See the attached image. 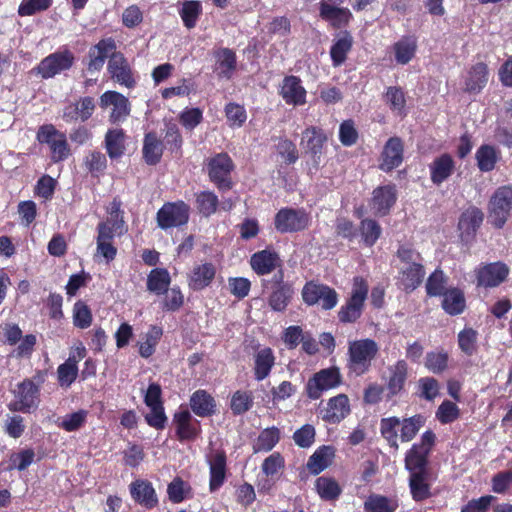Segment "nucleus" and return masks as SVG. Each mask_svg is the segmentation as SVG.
Here are the masks:
<instances>
[{
  "mask_svg": "<svg viewBox=\"0 0 512 512\" xmlns=\"http://www.w3.org/2000/svg\"><path fill=\"white\" fill-rule=\"evenodd\" d=\"M39 387L30 379L19 383L14 390V400L8 405L10 411L28 413L37 408Z\"/></svg>",
  "mask_w": 512,
  "mask_h": 512,
  "instance_id": "0eeeda50",
  "label": "nucleus"
},
{
  "mask_svg": "<svg viewBox=\"0 0 512 512\" xmlns=\"http://www.w3.org/2000/svg\"><path fill=\"white\" fill-rule=\"evenodd\" d=\"M215 274L216 268L212 263L195 265L189 274V287L193 290H202L211 284Z\"/></svg>",
  "mask_w": 512,
  "mask_h": 512,
  "instance_id": "c756f323",
  "label": "nucleus"
},
{
  "mask_svg": "<svg viewBox=\"0 0 512 512\" xmlns=\"http://www.w3.org/2000/svg\"><path fill=\"white\" fill-rule=\"evenodd\" d=\"M349 413L348 397L345 394H339L328 401L323 419L335 424L343 420Z\"/></svg>",
  "mask_w": 512,
  "mask_h": 512,
  "instance_id": "473e14b6",
  "label": "nucleus"
},
{
  "mask_svg": "<svg viewBox=\"0 0 512 512\" xmlns=\"http://www.w3.org/2000/svg\"><path fill=\"white\" fill-rule=\"evenodd\" d=\"M477 332L472 328H466L458 335L460 349L467 355H472L475 351Z\"/></svg>",
  "mask_w": 512,
  "mask_h": 512,
  "instance_id": "774afa93",
  "label": "nucleus"
},
{
  "mask_svg": "<svg viewBox=\"0 0 512 512\" xmlns=\"http://www.w3.org/2000/svg\"><path fill=\"white\" fill-rule=\"evenodd\" d=\"M86 356V349L83 346L76 348V353L58 366L57 378L61 387H70L78 376V362Z\"/></svg>",
  "mask_w": 512,
  "mask_h": 512,
  "instance_id": "412c9836",
  "label": "nucleus"
},
{
  "mask_svg": "<svg viewBox=\"0 0 512 512\" xmlns=\"http://www.w3.org/2000/svg\"><path fill=\"white\" fill-rule=\"evenodd\" d=\"M475 158L480 171L490 172L495 168L499 159V152L494 146L484 144L477 149Z\"/></svg>",
  "mask_w": 512,
  "mask_h": 512,
  "instance_id": "a18cd8bd",
  "label": "nucleus"
},
{
  "mask_svg": "<svg viewBox=\"0 0 512 512\" xmlns=\"http://www.w3.org/2000/svg\"><path fill=\"white\" fill-rule=\"evenodd\" d=\"M189 485L184 482L180 477H176L169 483L167 487V494L173 503H181L184 501L186 494L189 492Z\"/></svg>",
  "mask_w": 512,
  "mask_h": 512,
  "instance_id": "bf43d9fd",
  "label": "nucleus"
},
{
  "mask_svg": "<svg viewBox=\"0 0 512 512\" xmlns=\"http://www.w3.org/2000/svg\"><path fill=\"white\" fill-rule=\"evenodd\" d=\"M509 267L503 262L481 265L475 270L477 285L485 288L499 286L509 275Z\"/></svg>",
  "mask_w": 512,
  "mask_h": 512,
  "instance_id": "f8f14e48",
  "label": "nucleus"
},
{
  "mask_svg": "<svg viewBox=\"0 0 512 512\" xmlns=\"http://www.w3.org/2000/svg\"><path fill=\"white\" fill-rule=\"evenodd\" d=\"M73 61L74 56L70 51H58L45 57L38 65L37 71L45 79L52 78L62 71L68 70Z\"/></svg>",
  "mask_w": 512,
  "mask_h": 512,
  "instance_id": "ddd939ff",
  "label": "nucleus"
},
{
  "mask_svg": "<svg viewBox=\"0 0 512 512\" xmlns=\"http://www.w3.org/2000/svg\"><path fill=\"white\" fill-rule=\"evenodd\" d=\"M442 307L450 315H458L464 311L465 297L458 288L446 290L443 294Z\"/></svg>",
  "mask_w": 512,
  "mask_h": 512,
  "instance_id": "09e8293b",
  "label": "nucleus"
},
{
  "mask_svg": "<svg viewBox=\"0 0 512 512\" xmlns=\"http://www.w3.org/2000/svg\"><path fill=\"white\" fill-rule=\"evenodd\" d=\"M397 199L394 185L380 186L373 191L371 208L377 215H386Z\"/></svg>",
  "mask_w": 512,
  "mask_h": 512,
  "instance_id": "cd10ccee",
  "label": "nucleus"
},
{
  "mask_svg": "<svg viewBox=\"0 0 512 512\" xmlns=\"http://www.w3.org/2000/svg\"><path fill=\"white\" fill-rule=\"evenodd\" d=\"M84 164L90 173L98 175L105 170L107 159L101 152L92 151L86 155Z\"/></svg>",
  "mask_w": 512,
  "mask_h": 512,
  "instance_id": "0e129e2a",
  "label": "nucleus"
},
{
  "mask_svg": "<svg viewBox=\"0 0 512 512\" xmlns=\"http://www.w3.org/2000/svg\"><path fill=\"white\" fill-rule=\"evenodd\" d=\"M280 440V431L276 427L266 428L259 434L253 449L255 452H269Z\"/></svg>",
  "mask_w": 512,
  "mask_h": 512,
  "instance_id": "8fccbe9b",
  "label": "nucleus"
},
{
  "mask_svg": "<svg viewBox=\"0 0 512 512\" xmlns=\"http://www.w3.org/2000/svg\"><path fill=\"white\" fill-rule=\"evenodd\" d=\"M73 322L78 328L85 329L91 325L92 314L90 309L82 301L75 303L73 308Z\"/></svg>",
  "mask_w": 512,
  "mask_h": 512,
  "instance_id": "052dcab7",
  "label": "nucleus"
},
{
  "mask_svg": "<svg viewBox=\"0 0 512 512\" xmlns=\"http://www.w3.org/2000/svg\"><path fill=\"white\" fill-rule=\"evenodd\" d=\"M311 217L304 209L283 208L275 216V228L281 233L304 230Z\"/></svg>",
  "mask_w": 512,
  "mask_h": 512,
  "instance_id": "9d476101",
  "label": "nucleus"
},
{
  "mask_svg": "<svg viewBox=\"0 0 512 512\" xmlns=\"http://www.w3.org/2000/svg\"><path fill=\"white\" fill-rule=\"evenodd\" d=\"M34 458L35 453L32 449H23L17 453H13L9 458L7 470L11 471L17 469L23 471L33 463Z\"/></svg>",
  "mask_w": 512,
  "mask_h": 512,
  "instance_id": "6e6d98bb",
  "label": "nucleus"
},
{
  "mask_svg": "<svg viewBox=\"0 0 512 512\" xmlns=\"http://www.w3.org/2000/svg\"><path fill=\"white\" fill-rule=\"evenodd\" d=\"M326 140L327 137L322 129L314 126L306 128L302 133L300 145L304 149L305 153L310 155L316 168L320 164Z\"/></svg>",
  "mask_w": 512,
  "mask_h": 512,
  "instance_id": "2eb2a0df",
  "label": "nucleus"
},
{
  "mask_svg": "<svg viewBox=\"0 0 512 512\" xmlns=\"http://www.w3.org/2000/svg\"><path fill=\"white\" fill-rule=\"evenodd\" d=\"M197 204L200 212L205 216H209L216 211L218 198L212 192H201L197 196Z\"/></svg>",
  "mask_w": 512,
  "mask_h": 512,
  "instance_id": "338daca9",
  "label": "nucleus"
},
{
  "mask_svg": "<svg viewBox=\"0 0 512 512\" xmlns=\"http://www.w3.org/2000/svg\"><path fill=\"white\" fill-rule=\"evenodd\" d=\"M189 219V206L183 201L165 203L157 212L158 226L167 230L185 225Z\"/></svg>",
  "mask_w": 512,
  "mask_h": 512,
  "instance_id": "6e6552de",
  "label": "nucleus"
},
{
  "mask_svg": "<svg viewBox=\"0 0 512 512\" xmlns=\"http://www.w3.org/2000/svg\"><path fill=\"white\" fill-rule=\"evenodd\" d=\"M408 365L404 360L397 361L389 367L387 382L388 396L393 397L401 392L407 379Z\"/></svg>",
  "mask_w": 512,
  "mask_h": 512,
  "instance_id": "f704fd0d",
  "label": "nucleus"
},
{
  "mask_svg": "<svg viewBox=\"0 0 512 512\" xmlns=\"http://www.w3.org/2000/svg\"><path fill=\"white\" fill-rule=\"evenodd\" d=\"M125 134L122 129H111L105 136V148L111 159L121 157L125 151Z\"/></svg>",
  "mask_w": 512,
  "mask_h": 512,
  "instance_id": "49530a36",
  "label": "nucleus"
},
{
  "mask_svg": "<svg viewBox=\"0 0 512 512\" xmlns=\"http://www.w3.org/2000/svg\"><path fill=\"white\" fill-rule=\"evenodd\" d=\"M132 498L146 508L157 505L158 499L152 484L145 480H136L130 484Z\"/></svg>",
  "mask_w": 512,
  "mask_h": 512,
  "instance_id": "7c9ffc66",
  "label": "nucleus"
},
{
  "mask_svg": "<svg viewBox=\"0 0 512 512\" xmlns=\"http://www.w3.org/2000/svg\"><path fill=\"white\" fill-rule=\"evenodd\" d=\"M232 169L233 162L226 153L217 154L208 163L209 177L219 188H230L229 176Z\"/></svg>",
  "mask_w": 512,
  "mask_h": 512,
  "instance_id": "dca6fc26",
  "label": "nucleus"
},
{
  "mask_svg": "<svg viewBox=\"0 0 512 512\" xmlns=\"http://www.w3.org/2000/svg\"><path fill=\"white\" fill-rule=\"evenodd\" d=\"M315 489L319 497L325 501H336L342 493L339 483L327 476H321L316 479Z\"/></svg>",
  "mask_w": 512,
  "mask_h": 512,
  "instance_id": "79ce46f5",
  "label": "nucleus"
},
{
  "mask_svg": "<svg viewBox=\"0 0 512 512\" xmlns=\"http://www.w3.org/2000/svg\"><path fill=\"white\" fill-rule=\"evenodd\" d=\"M108 70L111 77L119 84L127 88H131L135 85L131 68L122 54L113 53L111 55L108 62Z\"/></svg>",
  "mask_w": 512,
  "mask_h": 512,
  "instance_id": "b1692460",
  "label": "nucleus"
},
{
  "mask_svg": "<svg viewBox=\"0 0 512 512\" xmlns=\"http://www.w3.org/2000/svg\"><path fill=\"white\" fill-rule=\"evenodd\" d=\"M319 15L334 28L346 26L352 18L348 8L335 6L325 0H321L319 3Z\"/></svg>",
  "mask_w": 512,
  "mask_h": 512,
  "instance_id": "393cba45",
  "label": "nucleus"
},
{
  "mask_svg": "<svg viewBox=\"0 0 512 512\" xmlns=\"http://www.w3.org/2000/svg\"><path fill=\"white\" fill-rule=\"evenodd\" d=\"M483 213L476 207L465 210L459 219V230L462 234L470 236L480 227L483 222Z\"/></svg>",
  "mask_w": 512,
  "mask_h": 512,
  "instance_id": "37998d69",
  "label": "nucleus"
},
{
  "mask_svg": "<svg viewBox=\"0 0 512 512\" xmlns=\"http://www.w3.org/2000/svg\"><path fill=\"white\" fill-rule=\"evenodd\" d=\"M511 209L512 188L499 187L489 201L488 212L491 223L497 228H502L510 216Z\"/></svg>",
  "mask_w": 512,
  "mask_h": 512,
  "instance_id": "423d86ee",
  "label": "nucleus"
},
{
  "mask_svg": "<svg viewBox=\"0 0 512 512\" xmlns=\"http://www.w3.org/2000/svg\"><path fill=\"white\" fill-rule=\"evenodd\" d=\"M400 283L404 290L412 291L422 282L425 271L422 263L409 266H403L400 272Z\"/></svg>",
  "mask_w": 512,
  "mask_h": 512,
  "instance_id": "a19ab883",
  "label": "nucleus"
},
{
  "mask_svg": "<svg viewBox=\"0 0 512 512\" xmlns=\"http://www.w3.org/2000/svg\"><path fill=\"white\" fill-rule=\"evenodd\" d=\"M170 274L166 269H153L147 277V289L157 295L164 294L170 285Z\"/></svg>",
  "mask_w": 512,
  "mask_h": 512,
  "instance_id": "de8ad7c7",
  "label": "nucleus"
},
{
  "mask_svg": "<svg viewBox=\"0 0 512 512\" xmlns=\"http://www.w3.org/2000/svg\"><path fill=\"white\" fill-rule=\"evenodd\" d=\"M431 485L429 470L409 472V489L414 501L421 502L430 498L432 496Z\"/></svg>",
  "mask_w": 512,
  "mask_h": 512,
  "instance_id": "5701e85b",
  "label": "nucleus"
},
{
  "mask_svg": "<svg viewBox=\"0 0 512 512\" xmlns=\"http://www.w3.org/2000/svg\"><path fill=\"white\" fill-rule=\"evenodd\" d=\"M191 410L199 417H208L216 411V401L210 393L205 390L195 391L189 401Z\"/></svg>",
  "mask_w": 512,
  "mask_h": 512,
  "instance_id": "2f4dec72",
  "label": "nucleus"
},
{
  "mask_svg": "<svg viewBox=\"0 0 512 512\" xmlns=\"http://www.w3.org/2000/svg\"><path fill=\"white\" fill-rule=\"evenodd\" d=\"M386 103L396 115H405L406 99L404 92L399 87H389L385 94Z\"/></svg>",
  "mask_w": 512,
  "mask_h": 512,
  "instance_id": "864d4df0",
  "label": "nucleus"
},
{
  "mask_svg": "<svg viewBox=\"0 0 512 512\" xmlns=\"http://www.w3.org/2000/svg\"><path fill=\"white\" fill-rule=\"evenodd\" d=\"M446 279L440 270L434 271L426 283V291L429 296H440L445 293Z\"/></svg>",
  "mask_w": 512,
  "mask_h": 512,
  "instance_id": "e2e57ef3",
  "label": "nucleus"
},
{
  "mask_svg": "<svg viewBox=\"0 0 512 512\" xmlns=\"http://www.w3.org/2000/svg\"><path fill=\"white\" fill-rule=\"evenodd\" d=\"M201 13L202 6L198 1H184L181 9L179 10L180 17L188 29L196 26Z\"/></svg>",
  "mask_w": 512,
  "mask_h": 512,
  "instance_id": "3c124183",
  "label": "nucleus"
},
{
  "mask_svg": "<svg viewBox=\"0 0 512 512\" xmlns=\"http://www.w3.org/2000/svg\"><path fill=\"white\" fill-rule=\"evenodd\" d=\"M352 43V36L347 32L342 33L337 38L330 49L333 66L338 67L345 62L347 54L352 48Z\"/></svg>",
  "mask_w": 512,
  "mask_h": 512,
  "instance_id": "c03bdc74",
  "label": "nucleus"
},
{
  "mask_svg": "<svg viewBox=\"0 0 512 512\" xmlns=\"http://www.w3.org/2000/svg\"><path fill=\"white\" fill-rule=\"evenodd\" d=\"M399 507L396 497H386L379 494H372L364 503V510L367 512H395Z\"/></svg>",
  "mask_w": 512,
  "mask_h": 512,
  "instance_id": "ea45409f",
  "label": "nucleus"
},
{
  "mask_svg": "<svg viewBox=\"0 0 512 512\" xmlns=\"http://www.w3.org/2000/svg\"><path fill=\"white\" fill-rule=\"evenodd\" d=\"M164 145L157 137L156 133L149 132L144 137L143 142V157L147 164H157L163 154Z\"/></svg>",
  "mask_w": 512,
  "mask_h": 512,
  "instance_id": "58836bf2",
  "label": "nucleus"
},
{
  "mask_svg": "<svg viewBox=\"0 0 512 512\" xmlns=\"http://www.w3.org/2000/svg\"><path fill=\"white\" fill-rule=\"evenodd\" d=\"M460 414L458 406L449 401L445 400L441 403L436 411V418L442 424H449L458 419Z\"/></svg>",
  "mask_w": 512,
  "mask_h": 512,
  "instance_id": "4d7b16f0",
  "label": "nucleus"
},
{
  "mask_svg": "<svg viewBox=\"0 0 512 512\" xmlns=\"http://www.w3.org/2000/svg\"><path fill=\"white\" fill-rule=\"evenodd\" d=\"M360 231L365 244L368 246L374 245L381 235L380 225L371 219H365L361 222Z\"/></svg>",
  "mask_w": 512,
  "mask_h": 512,
  "instance_id": "13d9d810",
  "label": "nucleus"
},
{
  "mask_svg": "<svg viewBox=\"0 0 512 512\" xmlns=\"http://www.w3.org/2000/svg\"><path fill=\"white\" fill-rule=\"evenodd\" d=\"M488 68L483 62L472 65L464 76V90L470 94H478L488 82Z\"/></svg>",
  "mask_w": 512,
  "mask_h": 512,
  "instance_id": "a878e982",
  "label": "nucleus"
},
{
  "mask_svg": "<svg viewBox=\"0 0 512 512\" xmlns=\"http://www.w3.org/2000/svg\"><path fill=\"white\" fill-rule=\"evenodd\" d=\"M253 398L248 391H236L231 398V410L234 414H242L250 409Z\"/></svg>",
  "mask_w": 512,
  "mask_h": 512,
  "instance_id": "680f3d73",
  "label": "nucleus"
},
{
  "mask_svg": "<svg viewBox=\"0 0 512 512\" xmlns=\"http://www.w3.org/2000/svg\"><path fill=\"white\" fill-rule=\"evenodd\" d=\"M275 365V356L271 348L260 349L254 356V376L257 381L267 378Z\"/></svg>",
  "mask_w": 512,
  "mask_h": 512,
  "instance_id": "c9c22d12",
  "label": "nucleus"
},
{
  "mask_svg": "<svg viewBox=\"0 0 512 512\" xmlns=\"http://www.w3.org/2000/svg\"><path fill=\"white\" fill-rule=\"evenodd\" d=\"M225 114L231 127H241L247 119L244 107L236 103L227 104Z\"/></svg>",
  "mask_w": 512,
  "mask_h": 512,
  "instance_id": "69168bd1",
  "label": "nucleus"
},
{
  "mask_svg": "<svg viewBox=\"0 0 512 512\" xmlns=\"http://www.w3.org/2000/svg\"><path fill=\"white\" fill-rule=\"evenodd\" d=\"M379 351L378 344L369 338L353 340L348 343L347 367L356 376L363 375L370 367Z\"/></svg>",
  "mask_w": 512,
  "mask_h": 512,
  "instance_id": "f03ea898",
  "label": "nucleus"
},
{
  "mask_svg": "<svg viewBox=\"0 0 512 512\" xmlns=\"http://www.w3.org/2000/svg\"><path fill=\"white\" fill-rule=\"evenodd\" d=\"M455 171V161L448 153L436 157L429 164L430 179L435 185H441Z\"/></svg>",
  "mask_w": 512,
  "mask_h": 512,
  "instance_id": "bb28decb",
  "label": "nucleus"
},
{
  "mask_svg": "<svg viewBox=\"0 0 512 512\" xmlns=\"http://www.w3.org/2000/svg\"><path fill=\"white\" fill-rule=\"evenodd\" d=\"M368 295V284L362 277L353 279L349 300L338 312L339 320L343 323H353L360 318L364 302Z\"/></svg>",
  "mask_w": 512,
  "mask_h": 512,
  "instance_id": "7ed1b4c3",
  "label": "nucleus"
},
{
  "mask_svg": "<svg viewBox=\"0 0 512 512\" xmlns=\"http://www.w3.org/2000/svg\"><path fill=\"white\" fill-rule=\"evenodd\" d=\"M274 280L275 285L272 287L268 303L272 310L282 312L292 300L294 288L292 284L283 281V273L281 271L274 275Z\"/></svg>",
  "mask_w": 512,
  "mask_h": 512,
  "instance_id": "f3484780",
  "label": "nucleus"
},
{
  "mask_svg": "<svg viewBox=\"0 0 512 512\" xmlns=\"http://www.w3.org/2000/svg\"><path fill=\"white\" fill-rule=\"evenodd\" d=\"M176 436L180 441H191L201 432L200 422L193 418L187 408L180 407L173 416Z\"/></svg>",
  "mask_w": 512,
  "mask_h": 512,
  "instance_id": "4468645a",
  "label": "nucleus"
},
{
  "mask_svg": "<svg viewBox=\"0 0 512 512\" xmlns=\"http://www.w3.org/2000/svg\"><path fill=\"white\" fill-rule=\"evenodd\" d=\"M435 439V434L431 430H428L422 434L420 442L413 444L407 451L405 456V468L409 472L428 470V456L434 446Z\"/></svg>",
  "mask_w": 512,
  "mask_h": 512,
  "instance_id": "39448f33",
  "label": "nucleus"
},
{
  "mask_svg": "<svg viewBox=\"0 0 512 512\" xmlns=\"http://www.w3.org/2000/svg\"><path fill=\"white\" fill-rule=\"evenodd\" d=\"M403 161V143L400 138H390L382 152V162L380 168L383 171H391L398 167Z\"/></svg>",
  "mask_w": 512,
  "mask_h": 512,
  "instance_id": "c85d7f7f",
  "label": "nucleus"
},
{
  "mask_svg": "<svg viewBox=\"0 0 512 512\" xmlns=\"http://www.w3.org/2000/svg\"><path fill=\"white\" fill-rule=\"evenodd\" d=\"M334 457V449L331 446H322L318 448L308 459L307 468L310 473L317 475L325 470Z\"/></svg>",
  "mask_w": 512,
  "mask_h": 512,
  "instance_id": "e433bc0d",
  "label": "nucleus"
},
{
  "mask_svg": "<svg viewBox=\"0 0 512 512\" xmlns=\"http://www.w3.org/2000/svg\"><path fill=\"white\" fill-rule=\"evenodd\" d=\"M340 381L338 369H323L309 379L306 385L307 395L311 399H318L324 391L337 387Z\"/></svg>",
  "mask_w": 512,
  "mask_h": 512,
  "instance_id": "9b49d317",
  "label": "nucleus"
},
{
  "mask_svg": "<svg viewBox=\"0 0 512 512\" xmlns=\"http://www.w3.org/2000/svg\"><path fill=\"white\" fill-rule=\"evenodd\" d=\"M279 94L288 105L302 106L306 103L307 91L297 76H286L280 85Z\"/></svg>",
  "mask_w": 512,
  "mask_h": 512,
  "instance_id": "6ab92c4d",
  "label": "nucleus"
},
{
  "mask_svg": "<svg viewBox=\"0 0 512 512\" xmlns=\"http://www.w3.org/2000/svg\"><path fill=\"white\" fill-rule=\"evenodd\" d=\"M215 71L220 78L230 79L236 68V55L228 49L222 48L215 53Z\"/></svg>",
  "mask_w": 512,
  "mask_h": 512,
  "instance_id": "4c0bfd02",
  "label": "nucleus"
},
{
  "mask_svg": "<svg viewBox=\"0 0 512 512\" xmlns=\"http://www.w3.org/2000/svg\"><path fill=\"white\" fill-rule=\"evenodd\" d=\"M278 262V255L270 250L256 252L250 259L251 267L258 275L271 273L278 266Z\"/></svg>",
  "mask_w": 512,
  "mask_h": 512,
  "instance_id": "72a5a7b5",
  "label": "nucleus"
},
{
  "mask_svg": "<svg viewBox=\"0 0 512 512\" xmlns=\"http://www.w3.org/2000/svg\"><path fill=\"white\" fill-rule=\"evenodd\" d=\"M418 50V40L414 35H405L390 47V56L398 65H406L412 61Z\"/></svg>",
  "mask_w": 512,
  "mask_h": 512,
  "instance_id": "a211bd4d",
  "label": "nucleus"
},
{
  "mask_svg": "<svg viewBox=\"0 0 512 512\" xmlns=\"http://www.w3.org/2000/svg\"><path fill=\"white\" fill-rule=\"evenodd\" d=\"M87 416L86 410H78L62 417L58 426L67 432L77 431L86 423Z\"/></svg>",
  "mask_w": 512,
  "mask_h": 512,
  "instance_id": "5fc2aeb1",
  "label": "nucleus"
},
{
  "mask_svg": "<svg viewBox=\"0 0 512 512\" xmlns=\"http://www.w3.org/2000/svg\"><path fill=\"white\" fill-rule=\"evenodd\" d=\"M162 334V328L155 325L150 327L145 335V340L139 343V354L141 357L149 358L155 352Z\"/></svg>",
  "mask_w": 512,
  "mask_h": 512,
  "instance_id": "603ef678",
  "label": "nucleus"
},
{
  "mask_svg": "<svg viewBox=\"0 0 512 512\" xmlns=\"http://www.w3.org/2000/svg\"><path fill=\"white\" fill-rule=\"evenodd\" d=\"M209 465L210 481L209 489L211 492L217 491L226 479V455L222 450H214L207 457Z\"/></svg>",
  "mask_w": 512,
  "mask_h": 512,
  "instance_id": "4be33fe9",
  "label": "nucleus"
},
{
  "mask_svg": "<svg viewBox=\"0 0 512 512\" xmlns=\"http://www.w3.org/2000/svg\"><path fill=\"white\" fill-rule=\"evenodd\" d=\"M100 106L102 108L113 107L110 114V120L113 123L125 120L130 113L128 99L116 91L105 92L100 98Z\"/></svg>",
  "mask_w": 512,
  "mask_h": 512,
  "instance_id": "aec40b11",
  "label": "nucleus"
},
{
  "mask_svg": "<svg viewBox=\"0 0 512 512\" xmlns=\"http://www.w3.org/2000/svg\"><path fill=\"white\" fill-rule=\"evenodd\" d=\"M37 140L40 144H46L49 147L51 159L54 162L63 161L70 155L66 135L57 130L52 124H45L39 127Z\"/></svg>",
  "mask_w": 512,
  "mask_h": 512,
  "instance_id": "20e7f679",
  "label": "nucleus"
},
{
  "mask_svg": "<svg viewBox=\"0 0 512 512\" xmlns=\"http://www.w3.org/2000/svg\"><path fill=\"white\" fill-rule=\"evenodd\" d=\"M302 298L307 305L318 304L324 310H330L338 303V294L334 289L313 281L303 287Z\"/></svg>",
  "mask_w": 512,
  "mask_h": 512,
  "instance_id": "1a4fd4ad",
  "label": "nucleus"
},
{
  "mask_svg": "<svg viewBox=\"0 0 512 512\" xmlns=\"http://www.w3.org/2000/svg\"><path fill=\"white\" fill-rule=\"evenodd\" d=\"M424 424L425 418L422 415H414L402 420L395 416L382 418L380 433L391 448L398 450V439L400 438L402 442L411 441Z\"/></svg>",
  "mask_w": 512,
  "mask_h": 512,
  "instance_id": "f257e3e1",
  "label": "nucleus"
}]
</instances>
